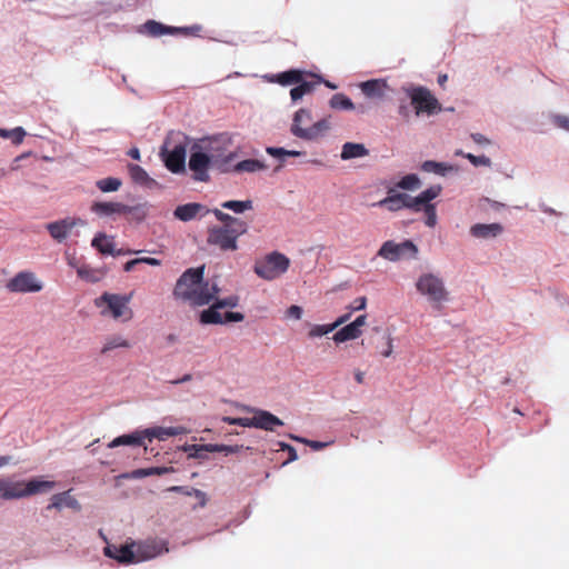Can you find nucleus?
Masks as SVG:
<instances>
[{
	"label": "nucleus",
	"mask_w": 569,
	"mask_h": 569,
	"mask_svg": "<svg viewBox=\"0 0 569 569\" xmlns=\"http://www.w3.org/2000/svg\"><path fill=\"white\" fill-rule=\"evenodd\" d=\"M204 268H191L178 279L173 295L191 306H204L213 301L219 292L214 283L203 281Z\"/></svg>",
	"instance_id": "nucleus-1"
},
{
	"label": "nucleus",
	"mask_w": 569,
	"mask_h": 569,
	"mask_svg": "<svg viewBox=\"0 0 569 569\" xmlns=\"http://www.w3.org/2000/svg\"><path fill=\"white\" fill-rule=\"evenodd\" d=\"M210 163L222 172L230 171L234 153L230 151L231 139L228 134H217L193 141Z\"/></svg>",
	"instance_id": "nucleus-2"
},
{
	"label": "nucleus",
	"mask_w": 569,
	"mask_h": 569,
	"mask_svg": "<svg viewBox=\"0 0 569 569\" xmlns=\"http://www.w3.org/2000/svg\"><path fill=\"white\" fill-rule=\"evenodd\" d=\"M133 293H113L103 292L94 300V306L99 309L100 315L118 322H129L133 319L134 312L130 303Z\"/></svg>",
	"instance_id": "nucleus-3"
},
{
	"label": "nucleus",
	"mask_w": 569,
	"mask_h": 569,
	"mask_svg": "<svg viewBox=\"0 0 569 569\" xmlns=\"http://www.w3.org/2000/svg\"><path fill=\"white\" fill-rule=\"evenodd\" d=\"M313 121L312 112L309 109L301 108L292 116L290 132L296 138L315 141L325 137L331 130L329 118H322Z\"/></svg>",
	"instance_id": "nucleus-4"
},
{
	"label": "nucleus",
	"mask_w": 569,
	"mask_h": 569,
	"mask_svg": "<svg viewBox=\"0 0 569 569\" xmlns=\"http://www.w3.org/2000/svg\"><path fill=\"white\" fill-rule=\"evenodd\" d=\"M419 296L433 307L440 308L450 300L449 291L442 277L436 272H422L415 282Z\"/></svg>",
	"instance_id": "nucleus-5"
},
{
	"label": "nucleus",
	"mask_w": 569,
	"mask_h": 569,
	"mask_svg": "<svg viewBox=\"0 0 569 569\" xmlns=\"http://www.w3.org/2000/svg\"><path fill=\"white\" fill-rule=\"evenodd\" d=\"M290 263L291 261L286 254L272 251L257 260L253 270L259 278L266 281H273L287 273Z\"/></svg>",
	"instance_id": "nucleus-6"
},
{
	"label": "nucleus",
	"mask_w": 569,
	"mask_h": 569,
	"mask_svg": "<svg viewBox=\"0 0 569 569\" xmlns=\"http://www.w3.org/2000/svg\"><path fill=\"white\" fill-rule=\"evenodd\" d=\"M238 305V298L229 297L216 301L210 308L200 313V321L204 325H224L230 322H241L244 319L243 313L234 311H222L224 308H233Z\"/></svg>",
	"instance_id": "nucleus-7"
},
{
	"label": "nucleus",
	"mask_w": 569,
	"mask_h": 569,
	"mask_svg": "<svg viewBox=\"0 0 569 569\" xmlns=\"http://www.w3.org/2000/svg\"><path fill=\"white\" fill-rule=\"evenodd\" d=\"M402 90L410 99L417 117H430L441 111V106L438 99L429 89L420 86H408L403 87Z\"/></svg>",
	"instance_id": "nucleus-8"
},
{
	"label": "nucleus",
	"mask_w": 569,
	"mask_h": 569,
	"mask_svg": "<svg viewBox=\"0 0 569 569\" xmlns=\"http://www.w3.org/2000/svg\"><path fill=\"white\" fill-rule=\"evenodd\" d=\"M419 254L418 247L411 240L397 242L395 240L385 241L377 256L389 262H399L407 260H416Z\"/></svg>",
	"instance_id": "nucleus-9"
},
{
	"label": "nucleus",
	"mask_w": 569,
	"mask_h": 569,
	"mask_svg": "<svg viewBox=\"0 0 569 569\" xmlns=\"http://www.w3.org/2000/svg\"><path fill=\"white\" fill-rule=\"evenodd\" d=\"M6 288L12 293H37L43 290L44 283L33 271L23 270L10 278Z\"/></svg>",
	"instance_id": "nucleus-10"
},
{
	"label": "nucleus",
	"mask_w": 569,
	"mask_h": 569,
	"mask_svg": "<svg viewBox=\"0 0 569 569\" xmlns=\"http://www.w3.org/2000/svg\"><path fill=\"white\" fill-rule=\"evenodd\" d=\"M137 563L152 560L169 552L168 541L163 538H148L146 540L133 541Z\"/></svg>",
	"instance_id": "nucleus-11"
},
{
	"label": "nucleus",
	"mask_w": 569,
	"mask_h": 569,
	"mask_svg": "<svg viewBox=\"0 0 569 569\" xmlns=\"http://www.w3.org/2000/svg\"><path fill=\"white\" fill-rule=\"evenodd\" d=\"M247 231L227 229L222 227H212L209 230L208 242L224 251H234L238 249V238Z\"/></svg>",
	"instance_id": "nucleus-12"
},
{
	"label": "nucleus",
	"mask_w": 569,
	"mask_h": 569,
	"mask_svg": "<svg viewBox=\"0 0 569 569\" xmlns=\"http://www.w3.org/2000/svg\"><path fill=\"white\" fill-rule=\"evenodd\" d=\"M361 93L369 100L383 102L389 100L392 88L386 78L370 79L358 84Z\"/></svg>",
	"instance_id": "nucleus-13"
},
{
	"label": "nucleus",
	"mask_w": 569,
	"mask_h": 569,
	"mask_svg": "<svg viewBox=\"0 0 569 569\" xmlns=\"http://www.w3.org/2000/svg\"><path fill=\"white\" fill-rule=\"evenodd\" d=\"M188 167L192 171L193 178L198 181H207L209 179V170L214 168L194 142L189 147Z\"/></svg>",
	"instance_id": "nucleus-14"
},
{
	"label": "nucleus",
	"mask_w": 569,
	"mask_h": 569,
	"mask_svg": "<svg viewBox=\"0 0 569 569\" xmlns=\"http://www.w3.org/2000/svg\"><path fill=\"white\" fill-rule=\"evenodd\" d=\"M87 227V222L81 218H64L47 224V230L58 242H63L71 234L73 228Z\"/></svg>",
	"instance_id": "nucleus-15"
},
{
	"label": "nucleus",
	"mask_w": 569,
	"mask_h": 569,
	"mask_svg": "<svg viewBox=\"0 0 569 569\" xmlns=\"http://www.w3.org/2000/svg\"><path fill=\"white\" fill-rule=\"evenodd\" d=\"M505 232V227L500 222L475 223L469 228V234L479 241H492Z\"/></svg>",
	"instance_id": "nucleus-16"
},
{
	"label": "nucleus",
	"mask_w": 569,
	"mask_h": 569,
	"mask_svg": "<svg viewBox=\"0 0 569 569\" xmlns=\"http://www.w3.org/2000/svg\"><path fill=\"white\" fill-rule=\"evenodd\" d=\"M252 412L251 428H258L266 431H273L277 427L283 426V421L267 410L248 408Z\"/></svg>",
	"instance_id": "nucleus-17"
},
{
	"label": "nucleus",
	"mask_w": 569,
	"mask_h": 569,
	"mask_svg": "<svg viewBox=\"0 0 569 569\" xmlns=\"http://www.w3.org/2000/svg\"><path fill=\"white\" fill-rule=\"evenodd\" d=\"M104 555L122 565L137 563L132 540L122 545H108L104 548Z\"/></svg>",
	"instance_id": "nucleus-18"
},
{
	"label": "nucleus",
	"mask_w": 569,
	"mask_h": 569,
	"mask_svg": "<svg viewBox=\"0 0 569 569\" xmlns=\"http://www.w3.org/2000/svg\"><path fill=\"white\" fill-rule=\"evenodd\" d=\"M164 164L172 173H183L186 171V148L176 146L171 150L162 151Z\"/></svg>",
	"instance_id": "nucleus-19"
},
{
	"label": "nucleus",
	"mask_w": 569,
	"mask_h": 569,
	"mask_svg": "<svg viewBox=\"0 0 569 569\" xmlns=\"http://www.w3.org/2000/svg\"><path fill=\"white\" fill-rule=\"evenodd\" d=\"M410 200L407 193L399 192L396 188H389L387 197L375 203L376 207L386 208L388 211L396 212L401 209H409Z\"/></svg>",
	"instance_id": "nucleus-20"
},
{
	"label": "nucleus",
	"mask_w": 569,
	"mask_h": 569,
	"mask_svg": "<svg viewBox=\"0 0 569 569\" xmlns=\"http://www.w3.org/2000/svg\"><path fill=\"white\" fill-rule=\"evenodd\" d=\"M188 430L183 427H161L153 426L142 429L144 443L152 442L153 440L164 441L170 437L184 435Z\"/></svg>",
	"instance_id": "nucleus-21"
},
{
	"label": "nucleus",
	"mask_w": 569,
	"mask_h": 569,
	"mask_svg": "<svg viewBox=\"0 0 569 569\" xmlns=\"http://www.w3.org/2000/svg\"><path fill=\"white\" fill-rule=\"evenodd\" d=\"M200 29L201 28L199 26L191 27V28H171V27H166L162 23L157 22L154 20L147 21L142 26V31L150 36H153V37H159L162 34H176V33H189V32L196 33V32L200 31Z\"/></svg>",
	"instance_id": "nucleus-22"
},
{
	"label": "nucleus",
	"mask_w": 569,
	"mask_h": 569,
	"mask_svg": "<svg viewBox=\"0 0 569 569\" xmlns=\"http://www.w3.org/2000/svg\"><path fill=\"white\" fill-rule=\"evenodd\" d=\"M307 74L303 70L291 69L276 74H264L262 79L269 83H278L282 87L296 86Z\"/></svg>",
	"instance_id": "nucleus-23"
},
{
	"label": "nucleus",
	"mask_w": 569,
	"mask_h": 569,
	"mask_svg": "<svg viewBox=\"0 0 569 569\" xmlns=\"http://www.w3.org/2000/svg\"><path fill=\"white\" fill-rule=\"evenodd\" d=\"M24 480V492L26 498L36 496V495H43L52 491L56 488V481L47 479L44 477H33L30 479H23Z\"/></svg>",
	"instance_id": "nucleus-24"
},
{
	"label": "nucleus",
	"mask_w": 569,
	"mask_h": 569,
	"mask_svg": "<svg viewBox=\"0 0 569 569\" xmlns=\"http://www.w3.org/2000/svg\"><path fill=\"white\" fill-rule=\"evenodd\" d=\"M23 485V479H0V498L3 500H18L26 498Z\"/></svg>",
	"instance_id": "nucleus-25"
},
{
	"label": "nucleus",
	"mask_w": 569,
	"mask_h": 569,
	"mask_svg": "<svg viewBox=\"0 0 569 569\" xmlns=\"http://www.w3.org/2000/svg\"><path fill=\"white\" fill-rule=\"evenodd\" d=\"M441 191H442L441 186L435 184V186H431L428 189L421 191L416 197L409 196V200H410L409 209L415 210V211H421V210H423L425 206H433L430 202L433 199H436L437 197H439Z\"/></svg>",
	"instance_id": "nucleus-26"
},
{
	"label": "nucleus",
	"mask_w": 569,
	"mask_h": 569,
	"mask_svg": "<svg viewBox=\"0 0 569 569\" xmlns=\"http://www.w3.org/2000/svg\"><path fill=\"white\" fill-rule=\"evenodd\" d=\"M91 247L99 251L101 254L120 256L121 250H117L114 237L104 232H98L91 240Z\"/></svg>",
	"instance_id": "nucleus-27"
},
{
	"label": "nucleus",
	"mask_w": 569,
	"mask_h": 569,
	"mask_svg": "<svg viewBox=\"0 0 569 569\" xmlns=\"http://www.w3.org/2000/svg\"><path fill=\"white\" fill-rule=\"evenodd\" d=\"M207 212L208 210L202 204L190 202L178 206L173 211V216L180 221L188 222L198 217H203Z\"/></svg>",
	"instance_id": "nucleus-28"
},
{
	"label": "nucleus",
	"mask_w": 569,
	"mask_h": 569,
	"mask_svg": "<svg viewBox=\"0 0 569 569\" xmlns=\"http://www.w3.org/2000/svg\"><path fill=\"white\" fill-rule=\"evenodd\" d=\"M48 509L63 510H80V503L72 495L71 490H67L60 493H56L50 498Z\"/></svg>",
	"instance_id": "nucleus-29"
},
{
	"label": "nucleus",
	"mask_w": 569,
	"mask_h": 569,
	"mask_svg": "<svg viewBox=\"0 0 569 569\" xmlns=\"http://www.w3.org/2000/svg\"><path fill=\"white\" fill-rule=\"evenodd\" d=\"M91 211L101 218L111 217L113 214L129 213L132 208L120 202H94Z\"/></svg>",
	"instance_id": "nucleus-30"
},
{
	"label": "nucleus",
	"mask_w": 569,
	"mask_h": 569,
	"mask_svg": "<svg viewBox=\"0 0 569 569\" xmlns=\"http://www.w3.org/2000/svg\"><path fill=\"white\" fill-rule=\"evenodd\" d=\"M120 446L127 447H139L144 446V438L142 433V429H137L130 433H124L116 437L108 443V448L113 449Z\"/></svg>",
	"instance_id": "nucleus-31"
},
{
	"label": "nucleus",
	"mask_w": 569,
	"mask_h": 569,
	"mask_svg": "<svg viewBox=\"0 0 569 569\" xmlns=\"http://www.w3.org/2000/svg\"><path fill=\"white\" fill-rule=\"evenodd\" d=\"M369 154V150L363 143L346 142L341 147L340 158L343 161L365 158Z\"/></svg>",
	"instance_id": "nucleus-32"
},
{
	"label": "nucleus",
	"mask_w": 569,
	"mask_h": 569,
	"mask_svg": "<svg viewBox=\"0 0 569 569\" xmlns=\"http://www.w3.org/2000/svg\"><path fill=\"white\" fill-rule=\"evenodd\" d=\"M267 170V164L259 159H246L242 160L234 166H232V162L230 163V171L229 172H237V173H257L260 171Z\"/></svg>",
	"instance_id": "nucleus-33"
},
{
	"label": "nucleus",
	"mask_w": 569,
	"mask_h": 569,
	"mask_svg": "<svg viewBox=\"0 0 569 569\" xmlns=\"http://www.w3.org/2000/svg\"><path fill=\"white\" fill-rule=\"evenodd\" d=\"M422 170L441 177H447L449 174L457 173L459 171V168L449 162H438L429 160L422 163Z\"/></svg>",
	"instance_id": "nucleus-34"
},
{
	"label": "nucleus",
	"mask_w": 569,
	"mask_h": 569,
	"mask_svg": "<svg viewBox=\"0 0 569 569\" xmlns=\"http://www.w3.org/2000/svg\"><path fill=\"white\" fill-rule=\"evenodd\" d=\"M174 469L172 467H150L137 469L130 472H126L120 476L123 479H141L149 476H162L166 473L173 472Z\"/></svg>",
	"instance_id": "nucleus-35"
},
{
	"label": "nucleus",
	"mask_w": 569,
	"mask_h": 569,
	"mask_svg": "<svg viewBox=\"0 0 569 569\" xmlns=\"http://www.w3.org/2000/svg\"><path fill=\"white\" fill-rule=\"evenodd\" d=\"M363 331H359L351 322L339 328L332 336V341L336 345H341L347 341L356 340L362 336Z\"/></svg>",
	"instance_id": "nucleus-36"
},
{
	"label": "nucleus",
	"mask_w": 569,
	"mask_h": 569,
	"mask_svg": "<svg viewBox=\"0 0 569 569\" xmlns=\"http://www.w3.org/2000/svg\"><path fill=\"white\" fill-rule=\"evenodd\" d=\"M213 214L220 222H222V228L248 231V223L242 219L232 217L219 209H214Z\"/></svg>",
	"instance_id": "nucleus-37"
},
{
	"label": "nucleus",
	"mask_w": 569,
	"mask_h": 569,
	"mask_svg": "<svg viewBox=\"0 0 569 569\" xmlns=\"http://www.w3.org/2000/svg\"><path fill=\"white\" fill-rule=\"evenodd\" d=\"M128 171L133 182L151 188L156 186V181L148 174V172L138 164H129Z\"/></svg>",
	"instance_id": "nucleus-38"
},
{
	"label": "nucleus",
	"mask_w": 569,
	"mask_h": 569,
	"mask_svg": "<svg viewBox=\"0 0 569 569\" xmlns=\"http://www.w3.org/2000/svg\"><path fill=\"white\" fill-rule=\"evenodd\" d=\"M329 107L333 110L353 111L356 104L343 93H336L329 100Z\"/></svg>",
	"instance_id": "nucleus-39"
},
{
	"label": "nucleus",
	"mask_w": 569,
	"mask_h": 569,
	"mask_svg": "<svg viewBox=\"0 0 569 569\" xmlns=\"http://www.w3.org/2000/svg\"><path fill=\"white\" fill-rule=\"evenodd\" d=\"M129 341L122 337L121 335H113L108 337L101 347V353H108L114 349H126L129 348Z\"/></svg>",
	"instance_id": "nucleus-40"
},
{
	"label": "nucleus",
	"mask_w": 569,
	"mask_h": 569,
	"mask_svg": "<svg viewBox=\"0 0 569 569\" xmlns=\"http://www.w3.org/2000/svg\"><path fill=\"white\" fill-rule=\"evenodd\" d=\"M26 137L27 131L22 127L12 129L0 128V138L10 140L13 146H20Z\"/></svg>",
	"instance_id": "nucleus-41"
},
{
	"label": "nucleus",
	"mask_w": 569,
	"mask_h": 569,
	"mask_svg": "<svg viewBox=\"0 0 569 569\" xmlns=\"http://www.w3.org/2000/svg\"><path fill=\"white\" fill-rule=\"evenodd\" d=\"M211 447V443L209 445H183L181 447V450L188 453L189 459H199V460H206L207 459V452L209 451V448Z\"/></svg>",
	"instance_id": "nucleus-42"
},
{
	"label": "nucleus",
	"mask_w": 569,
	"mask_h": 569,
	"mask_svg": "<svg viewBox=\"0 0 569 569\" xmlns=\"http://www.w3.org/2000/svg\"><path fill=\"white\" fill-rule=\"evenodd\" d=\"M168 490L171 492H179V493L186 495V497L192 496L196 499H198L199 505L201 507H204L207 503V495L199 489L181 487V486H173V487H170Z\"/></svg>",
	"instance_id": "nucleus-43"
},
{
	"label": "nucleus",
	"mask_w": 569,
	"mask_h": 569,
	"mask_svg": "<svg viewBox=\"0 0 569 569\" xmlns=\"http://www.w3.org/2000/svg\"><path fill=\"white\" fill-rule=\"evenodd\" d=\"M223 209L231 210L232 212L240 214L246 211H249L253 208V202L251 200H229L221 203Z\"/></svg>",
	"instance_id": "nucleus-44"
},
{
	"label": "nucleus",
	"mask_w": 569,
	"mask_h": 569,
	"mask_svg": "<svg viewBox=\"0 0 569 569\" xmlns=\"http://www.w3.org/2000/svg\"><path fill=\"white\" fill-rule=\"evenodd\" d=\"M420 187H421L420 178L417 174L411 173V174H407V176L402 177L393 188L402 189V190H407V191H416Z\"/></svg>",
	"instance_id": "nucleus-45"
},
{
	"label": "nucleus",
	"mask_w": 569,
	"mask_h": 569,
	"mask_svg": "<svg viewBox=\"0 0 569 569\" xmlns=\"http://www.w3.org/2000/svg\"><path fill=\"white\" fill-rule=\"evenodd\" d=\"M549 122L557 129L569 132V114L562 112H550Z\"/></svg>",
	"instance_id": "nucleus-46"
},
{
	"label": "nucleus",
	"mask_w": 569,
	"mask_h": 569,
	"mask_svg": "<svg viewBox=\"0 0 569 569\" xmlns=\"http://www.w3.org/2000/svg\"><path fill=\"white\" fill-rule=\"evenodd\" d=\"M266 152L272 158L279 160H284L286 157H301L303 154V152L299 150H287L279 147H268Z\"/></svg>",
	"instance_id": "nucleus-47"
},
{
	"label": "nucleus",
	"mask_w": 569,
	"mask_h": 569,
	"mask_svg": "<svg viewBox=\"0 0 569 569\" xmlns=\"http://www.w3.org/2000/svg\"><path fill=\"white\" fill-rule=\"evenodd\" d=\"M395 338L391 332H387L382 338V343L378 346V351L381 357L390 358L395 350Z\"/></svg>",
	"instance_id": "nucleus-48"
},
{
	"label": "nucleus",
	"mask_w": 569,
	"mask_h": 569,
	"mask_svg": "<svg viewBox=\"0 0 569 569\" xmlns=\"http://www.w3.org/2000/svg\"><path fill=\"white\" fill-rule=\"evenodd\" d=\"M121 184H122V182L120 179L112 178V177L104 178V179L97 181V187L99 188V190L102 192H106V193L118 191L120 189Z\"/></svg>",
	"instance_id": "nucleus-49"
},
{
	"label": "nucleus",
	"mask_w": 569,
	"mask_h": 569,
	"mask_svg": "<svg viewBox=\"0 0 569 569\" xmlns=\"http://www.w3.org/2000/svg\"><path fill=\"white\" fill-rule=\"evenodd\" d=\"M77 273L81 279H83L88 282H91V283L100 281L103 277V273H101L97 270H93L89 267L77 268Z\"/></svg>",
	"instance_id": "nucleus-50"
},
{
	"label": "nucleus",
	"mask_w": 569,
	"mask_h": 569,
	"mask_svg": "<svg viewBox=\"0 0 569 569\" xmlns=\"http://www.w3.org/2000/svg\"><path fill=\"white\" fill-rule=\"evenodd\" d=\"M333 327L331 323L326 325H312L308 331V337L311 339H317L325 337L331 332H333Z\"/></svg>",
	"instance_id": "nucleus-51"
},
{
	"label": "nucleus",
	"mask_w": 569,
	"mask_h": 569,
	"mask_svg": "<svg viewBox=\"0 0 569 569\" xmlns=\"http://www.w3.org/2000/svg\"><path fill=\"white\" fill-rule=\"evenodd\" d=\"M465 158L468 159L475 167L491 168L492 166L491 159L485 154L476 156L473 153H467L465 154Z\"/></svg>",
	"instance_id": "nucleus-52"
},
{
	"label": "nucleus",
	"mask_w": 569,
	"mask_h": 569,
	"mask_svg": "<svg viewBox=\"0 0 569 569\" xmlns=\"http://www.w3.org/2000/svg\"><path fill=\"white\" fill-rule=\"evenodd\" d=\"M470 139L481 149H490L495 146V142L489 137L479 132L471 133Z\"/></svg>",
	"instance_id": "nucleus-53"
},
{
	"label": "nucleus",
	"mask_w": 569,
	"mask_h": 569,
	"mask_svg": "<svg viewBox=\"0 0 569 569\" xmlns=\"http://www.w3.org/2000/svg\"><path fill=\"white\" fill-rule=\"evenodd\" d=\"M242 449V446H227V445H214L211 443L209 448L210 452H224V453H237Z\"/></svg>",
	"instance_id": "nucleus-54"
},
{
	"label": "nucleus",
	"mask_w": 569,
	"mask_h": 569,
	"mask_svg": "<svg viewBox=\"0 0 569 569\" xmlns=\"http://www.w3.org/2000/svg\"><path fill=\"white\" fill-rule=\"evenodd\" d=\"M426 214L425 223L433 228L437 224V212H436V206H425L422 210Z\"/></svg>",
	"instance_id": "nucleus-55"
},
{
	"label": "nucleus",
	"mask_w": 569,
	"mask_h": 569,
	"mask_svg": "<svg viewBox=\"0 0 569 569\" xmlns=\"http://www.w3.org/2000/svg\"><path fill=\"white\" fill-rule=\"evenodd\" d=\"M284 317L288 320L299 321L303 317V309L300 306L292 305L286 310Z\"/></svg>",
	"instance_id": "nucleus-56"
},
{
	"label": "nucleus",
	"mask_w": 569,
	"mask_h": 569,
	"mask_svg": "<svg viewBox=\"0 0 569 569\" xmlns=\"http://www.w3.org/2000/svg\"><path fill=\"white\" fill-rule=\"evenodd\" d=\"M222 421L229 423V425H237L244 428H251V417H240V418H232V417H223Z\"/></svg>",
	"instance_id": "nucleus-57"
},
{
	"label": "nucleus",
	"mask_w": 569,
	"mask_h": 569,
	"mask_svg": "<svg viewBox=\"0 0 569 569\" xmlns=\"http://www.w3.org/2000/svg\"><path fill=\"white\" fill-rule=\"evenodd\" d=\"M367 298L365 296L358 297L353 300V302L347 307L351 312L361 311L367 308Z\"/></svg>",
	"instance_id": "nucleus-58"
},
{
	"label": "nucleus",
	"mask_w": 569,
	"mask_h": 569,
	"mask_svg": "<svg viewBox=\"0 0 569 569\" xmlns=\"http://www.w3.org/2000/svg\"><path fill=\"white\" fill-rule=\"evenodd\" d=\"M279 447H280V450L287 451V453H289V459L284 462V465L298 460L297 451L292 446H290L286 442H279Z\"/></svg>",
	"instance_id": "nucleus-59"
},
{
	"label": "nucleus",
	"mask_w": 569,
	"mask_h": 569,
	"mask_svg": "<svg viewBox=\"0 0 569 569\" xmlns=\"http://www.w3.org/2000/svg\"><path fill=\"white\" fill-rule=\"evenodd\" d=\"M351 313L352 312L349 310V312L339 316L333 322H331L333 330H337L338 328H341L343 325L349 323L348 321L351 317Z\"/></svg>",
	"instance_id": "nucleus-60"
},
{
	"label": "nucleus",
	"mask_w": 569,
	"mask_h": 569,
	"mask_svg": "<svg viewBox=\"0 0 569 569\" xmlns=\"http://www.w3.org/2000/svg\"><path fill=\"white\" fill-rule=\"evenodd\" d=\"M351 323L357 329H359V331H362V328L365 326H367V315H360V316L356 317V319L353 321H351Z\"/></svg>",
	"instance_id": "nucleus-61"
},
{
	"label": "nucleus",
	"mask_w": 569,
	"mask_h": 569,
	"mask_svg": "<svg viewBox=\"0 0 569 569\" xmlns=\"http://www.w3.org/2000/svg\"><path fill=\"white\" fill-rule=\"evenodd\" d=\"M332 443H333V440L326 441V442L311 440L309 443V447L316 451H319Z\"/></svg>",
	"instance_id": "nucleus-62"
},
{
	"label": "nucleus",
	"mask_w": 569,
	"mask_h": 569,
	"mask_svg": "<svg viewBox=\"0 0 569 569\" xmlns=\"http://www.w3.org/2000/svg\"><path fill=\"white\" fill-rule=\"evenodd\" d=\"M137 261H139V263H146L152 267H158L161 264V261L159 259L150 257L137 258Z\"/></svg>",
	"instance_id": "nucleus-63"
},
{
	"label": "nucleus",
	"mask_w": 569,
	"mask_h": 569,
	"mask_svg": "<svg viewBox=\"0 0 569 569\" xmlns=\"http://www.w3.org/2000/svg\"><path fill=\"white\" fill-rule=\"evenodd\" d=\"M303 96H305L303 90L300 89L298 86L292 88L290 91V97H291L292 101H298V100L302 99Z\"/></svg>",
	"instance_id": "nucleus-64"
}]
</instances>
